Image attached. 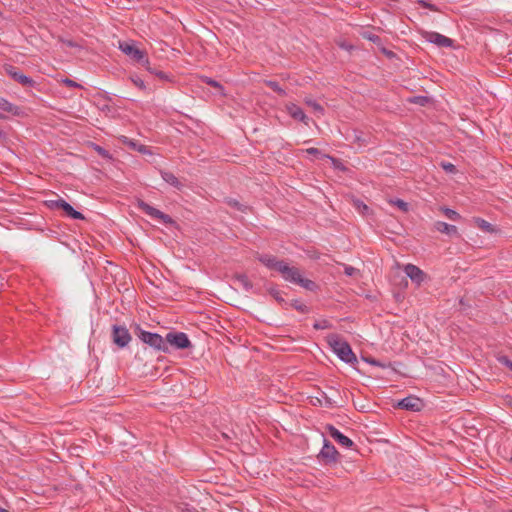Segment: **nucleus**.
I'll return each mask as SVG.
<instances>
[{"instance_id": "nucleus-30", "label": "nucleus", "mask_w": 512, "mask_h": 512, "mask_svg": "<svg viewBox=\"0 0 512 512\" xmlns=\"http://www.w3.org/2000/svg\"><path fill=\"white\" fill-rule=\"evenodd\" d=\"M390 203L397 206L403 212L408 211V208H409L408 203L401 199L390 200Z\"/></svg>"}, {"instance_id": "nucleus-24", "label": "nucleus", "mask_w": 512, "mask_h": 512, "mask_svg": "<svg viewBox=\"0 0 512 512\" xmlns=\"http://www.w3.org/2000/svg\"><path fill=\"white\" fill-rule=\"evenodd\" d=\"M354 142L359 143L360 146L365 145L367 143V139L364 134L360 131L354 130L352 135L350 136Z\"/></svg>"}, {"instance_id": "nucleus-7", "label": "nucleus", "mask_w": 512, "mask_h": 512, "mask_svg": "<svg viewBox=\"0 0 512 512\" xmlns=\"http://www.w3.org/2000/svg\"><path fill=\"white\" fill-rule=\"evenodd\" d=\"M165 342L168 345L177 349H186L191 347V342L188 336L183 332H169L165 337Z\"/></svg>"}, {"instance_id": "nucleus-6", "label": "nucleus", "mask_w": 512, "mask_h": 512, "mask_svg": "<svg viewBox=\"0 0 512 512\" xmlns=\"http://www.w3.org/2000/svg\"><path fill=\"white\" fill-rule=\"evenodd\" d=\"M137 207L145 214L149 215L152 218L159 219L164 224H172L174 222L173 219L169 215L152 207L151 205L144 202L143 200H140V199L137 200Z\"/></svg>"}, {"instance_id": "nucleus-36", "label": "nucleus", "mask_w": 512, "mask_h": 512, "mask_svg": "<svg viewBox=\"0 0 512 512\" xmlns=\"http://www.w3.org/2000/svg\"><path fill=\"white\" fill-rule=\"evenodd\" d=\"M498 361L512 371V361L507 356L498 357Z\"/></svg>"}, {"instance_id": "nucleus-46", "label": "nucleus", "mask_w": 512, "mask_h": 512, "mask_svg": "<svg viewBox=\"0 0 512 512\" xmlns=\"http://www.w3.org/2000/svg\"><path fill=\"white\" fill-rule=\"evenodd\" d=\"M0 512H9V511H8V510H6V509H4V508H2V507L0 506Z\"/></svg>"}, {"instance_id": "nucleus-26", "label": "nucleus", "mask_w": 512, "mask_h": 512, "mask_svg": "<svg viewBox=\"0 0 512 512\" xmlns=\"http://www.w3.org/2000/svg\"><path fill=\"white\" fill-rule=\"evenodd\" d=\"M353 205H354L355 209L362 215L367 214L369 211V207L365 203H363L362 201H360L358 199L353 201Z\"/></svg>"}, {"instance_id": "nucleus-28", "label": "nucleus", "mask_w": 512, "mask_h": 512, "mask_svg": "<svg viewBox=\"0 0 512 512\" xmlns=\"http://www.w3.org/2000/svg\"><path fill=\"white\" fill-rule=\"evenodd\" d=\"M443 212L446 215V217L449 218L450 220L457 221L461 218L460 214L453 209L444 208Z\"/></svg>"}, {"instance_id": "nucleus-47", "label": "nucleus", "mask_w": 512, "mask_h": 512, "mask_svg": "<svg viewBox=\"0 0 512 512\" xmlns=\"http://www.w3.org/2000/svg\"><path fill=\"white\" fill-rule=\"evenodd\" d=\"M4 118H5V116L2 113H0V119H4Z\"/></svg>"}, {"instance_id": "nucleus-23", "label": "nucleus", "mask_w": 512, "mask_h": 512, "mask_svg": "<svg viewBox=\"0 0 512 512\" xmlns=\"http://www.w3.org/2000/svg\"><path fill=\"white\" fill-rule=\"evenodd\" d=\"M475 222H476L477 226L485 232H493L494 231L492 224H490L488 221H486L482 218H476Z\"/></svg>"}, {"instance_id": "nucleus-8", "label": "nucleus", "mask_w": 512, "mask_h": 512, "mask_svg": "<svg viewBox=\"0 0 512 512\" xmlns=\"http://www.w3.org/2000/svg\"><path fill=\"white\" fill-rule=\"evenodd\" d=\"M112 340L119 348H124L131 341V335L125 326L114 325L112 328Z\"/></svg>"}, {"instance_id": "nucleus-3", "label": "nucleus", "mask_w": 512, "mask_h": 512, "mask_svg": "<svg viewBox=\"0 0 512 512\" xmlns=\"http://www.w3.org/2000/svg\"><path fill=\"white\" fill-rule=\"evenodd\" d=\"M119 49L137 64L143 66L145 69H150V62L146 53L137 48L133 42H119Z\"/></svg>"}, {"instance_id": "nucleus-37", "label": "nucleus", "mask_w": 512, "mask_h": 512, "mask_svg": "<svg viewBox=\"0 0 512 512\" xmlns=\"http://www.w3.org/2000/svg\"><path fill=\"white\" fill-rule=\"evenodd\" d=\"M129 144L134 148L136 149L137 151L141 152V153H147L148 152V149L146 146L144 145H137L136 143L130 141Z\"/></svg>"}, {"instance_id": "nucleus-12", "label": "nucleus", "mask_w": 512, "mask_h": 512, "mask_svg": "<svg viewBox=\"0 0 512 512\" xmlns=\"http://www.w3.org/2000/svg\"><path fill=\"white\" fill-rule=\"evenodd\" d=\"M257 259L267 268L274 269L279 273H281L282 265L285 263V261L278 260L275 256L269 254L259 255Z\"/></svg>"}, {"instance_id": "nucleus-43", "label": "nucleus", "mask_w": 512, "mask_h": 512, "mask_svg": "<svg viewBox=\"0 0 512 512\" xmlns=\"http://www.w3.org/2000/svg\"><path fill=\"white\" fill-rule=\"evenodd\" d=\"M155 75L158 76L160 79H167V75L162 71L156 72Z\"/></svg>"}, {"instance_id": "nucleus-11", "label": "nucleus", "mask_w": 512, "mask_h": 512, "mask_svg": "<svg viewBox=\"0 0 512 512\" xmlns=\"http://www.w3.org/2000/svg\"><path fill=\"white\" fill-rule=\"evenodd\" d=\"M398 407L409 411H420L423 407V402L416 396H408L398 402Z\"/></svg>"}, {"instance_id": "nucleus-16", "label": "nucleus", "mask_w": 512, "mask_h": 512, "mask_svg": "<svg viewBox=\"0 0 512 512\" xmlns=\"http://www.w3.org/2000/svg\"><path fill=\"white\" fill-rule=\"evenodd\" d=\"M404 272L412 281L416 282L417 284H420L425 277L424 272L413 264H407L404 267Z\"/></svg>"}, {"instance_id": "nucleus-13", "label": "nucleus", "mask_w": 512, "mask_h": 512, "mask_svg": "<svg viewBox=\"0 0 512 512\" xmlns=\"http://www.w3.org/2000/svg\"><path fill=\"white\" fill-rule=\"evenodd\" d=\"M319 456L326 462H335L337 460L338 452L333 444L324 440V445L320 451Z\"/></svg>"}, {"instance_id": "nucleus-20", "label": "nucleus", "mask_w": 512, "mask_h": 512, "mask_svg": "<svg viewBox=\"0 0 512 512\" xmlns=\"http://www.w3.org/2000/svg\"><path fill=\"white\" fill-rule=\"evenodd\" d=\"M268 293L283 307L288 305V302L282 297V292L276 286L268 287Z\"/></svg>"}, {"instance_id": "nucleus-33", "label": "nucleus", "mask_w": 512, "mask_h": 512, "mask_svg": "<svg viewBox=\"0 0 512 512\" xmlns=\"http://www.w3.org/2000/svg\"><path fill=\"white\" fill-rule=\"evenodd\" d=\"M316 330H324L331 327V324L327 320L316 321L313 325Z\"/></svg>"}, {"instance_id": "nucleus-42", "label": "nucleus", "mask_w": 512, "mask_h": 512, "mask_svg": "<svg viewBox=\"0 0 512 512\" xmlns=\"http://www.w3.org/2000/svg\"><path fill=\"white\" fill-rule=\"evenodd\" d=\"M64 83L70 87H78L79 85L71 79H65Z\"/></svg>"}, {"instance_id": "nucleus-48", "label": "nucleus", "mask_w": 512, "mask_h": 512, "mask_svg": "<svg viewBox=\"0 0 512 512\" xmlns=\"http://www.w3.org/2000/svg\"><path fill=\"white\" fill-rule=\"evenodd\" d=\"M510 406L512 407V399L510 400Z\"/></svg>"}, {"instance_id": "nucleus-15", "label": "nucleus", "mask_w": 512, "mask_h": 512, "mask_svg": "<svg viewBox=\"0 0 512 512\" xmlns=\"http://www.w3.org/2000/svg\"><path fill=\"white\" fill-rule=\"evenodd\" d=\"M6 72L17 82H19L20 84L24 85V86H32L34 81L22 74L21 72H19L15 67L13 66H8L6 68Z\"/></svg>"}, {"instance_id": "nucleus-17", "label": "nucleus", "mask_w": 512, "mask_h": 512, "mask_svg": "<svg viewBox=\"0 0 512 512\" xmlns=\"http://www.w3.org/2000/svg\"><path fill=\"white\" fill-rule=\"evenodd\" d=\"M434 226H435V229L440 233H444V234H447L450 236L458 234L457 227L454 225L447 224L446 222L437 221L434 224Z\"/></svg>"}, {"instance_id": "nucleus-25", "label": "nucleus", "mask_w": 512, "mask_h": 512, "mask_svg": "<svg viewBox=\"0 0 512 512\" xmlns=\"http://www.w3.org/2000/svg\"><path fill=\"white\" fill-rule=\"evenodd\" d=\"M236 281L246 290L249 291L252 288V283L249 281L246 275H239L236 277Z\"/></svg>"}, {"instance_id": "nucleus-10", "label": "nucleus", "mask_w": 512, "mask_h": 512, "mask_svg": "<svg viewBox=\"0 0 512 512\" xmlns=\"http://www.w3.org/2000/svg\"><path fill=\"white\" fill-rule=\"evenodd\" d=\"M326 432L329 434L331 438H333L338 444L343 447L350 448L353 445V441L342 434L336 427L333 425L326 426Z\"/></svg>"}, {"instance_id": "nucleus-40", "label": "nucleus", "mask_w": 512, "mask_h": 512, "mask_svg": "<svg viewBox=\"0 0 512 512\" xmlns=\"http://www.w3.org/2000/svg\"><path fill=\"white\" fill-rule=\"evenodd\" d=\"M327 158L331 159L332 162H333V165L338 168V169H344V167L342 166V164L335 158L333 157H330V156H326Z\"/></svg>"}, {"instance_id": "nucleus-32", "label": "nucleus", "mask_w": 512, "mask_h": 512, "mask_svg": "<svg viewBox=\"0 0 512 512\" xmlns=\"http://www.w3.org/2000/svg\"><path fill=\"white\" fill-rule=\"evenodd\" d=\"M417 3H418L419 5H421L422 7L427 8V9H429V10H431V11H434V12L439 11V9L437 8V6H436V5H434V4H432V3H430V2H429V1H427V0H417Z\"/></svg>"}, {"instance_id": "nucleus-29", "label": "nucleus", "mask_w": 512, "mask_h": 512, "mask_svg": "<svg viewBox=\"0 0 512 512\" xmlns=\"http://www.w3.org/2000/svg\"><path fill=\"white\" fill-rule=\"evenodd\" d=\"M409 101L420 106H425L429 102V99L426 96H414L409 98Z\"/></svg>"}, {"instance_id": "nucleus-44", "label": "nucleus", "mask_w": 512, "mask_h": 512, "mask_svg": "<svg viewBox=\"0 0 512 512\" xmlns=\"http://www.w3.org/2000/svg\"><path fill=\"white\" fill-rule=\"evenodd\" d=\"M207 83H208L209 85H211V86H214V87H219V86H220V85H219V83H218L217 81L212 80V79L208 80V81H207Z\"/></svg>"}, {"instance_id": "nucleus-9", "label": "nucleus", "mask_w": 512, "mask_h": 512, "mask_svg": "<svg viewBox=\"0 0 512 512\" xmlns=\"http://www.w3.org/2000/svg\"><path fill=\"white\" fill-rule=\"evenodd\" d=\"M423 37L427 41H429V42H431V43H433V44H435V45H437L439 47H452L453 46V40L452 39H450V38H448V37H446V36H444V35H442V34H440L438 32L425 31L423 33Z\"/></svg>"}, {"instance_id": "nucleus-45", "label": "nucleus", "mask_w": 512, "mask_h": 512, "mask_svg": "<svg viewBox=\"0 0 512 512\" xmlns=\"http://www.w3.org/2000/svg\"><path fill=\"white\" fill-rule=\"evenodd\" d=\"M148 72H150L151 74H156V72H158L157 70L153 69L150 67V69H146Z\"/></svg>"}, {"instance_id": "nucleus-4", "label": "nucleus", "mask_w": 512, "mask_h": 512, "mask_svg": "<svg viewBox=\"0 0 512 512\" xmlns=\"http://www.w3.org/2000/svg\"><path fill=\"white\" fill-rule=\"evenodd\" d=\"M135 334L141 341H143L145 344L149 345L150 347H152L158 351H163V352L168 351V346L165 342V339L161 335H159L157 333L145 331L140 326L136 327Z\"/></svg>"}, {"instance_id": "nucleus-22", "label": "nucleus", "mask_w": 512, "mask_h": 512, "mask_svg": "<svg viewBox=\"0 0 512 512\" xmlns=\"http://www.w3.org/2000/svg\"><path fill=\"white\" fill-rule=\"evenodd\" d=\"M304 102L319 115L324 114V108L315 100H313L311 98H305Z\"/></svg>"}, {"instance_id": "nucleus-41", "label": "nucleus", "mask_w": 512, "mask_h": 512, "mask_svg": "<svg viewBox=\"0 0 512 512\" xmlns=\"http://www.w3.org/2000/svg\"><path fill=\"white\" fill-rule=\"evenodd\" d=\"M306 152H307L308 154H311V155H314V156H316V155H319V154H320V150H319V149H317V148H308V149H306Z\"/></svg>"}, {"instance_id": "nucleus-2", "label": "nucleus", "mask_w": 512, "mask_h": 512, "mask_svg": "<svg viewBox=\"0 0 512 512\" xmlns=\"http://www.w3.org/2000/svg\"><path fill=\"white\" fill-rule=\"evenodd\" d=\"M280 274L285 281L297 284L306 290L314 291L317 288L314 281L304 278L297 267L289 266L286 262L282 265Z\"/></svg>"}, {"instance_id": "nucleus-5", "label": "nucleus", "mask_w": 512, "mask_h": 512, "mask_svg": "<svg viewBox=\"0 0 512 512\" xmlns=\"http://www.w3.org/2000/svg\"><path fill=\"white\" fill-rule=\"evenodd\" d=\"M47 205L50 209L63 210L66 213V215L71 217L72 219H85L84 215L81 212L76 211L68 202H66L62 198L57 200H50L47 202Z\"/></svg>"}, {"instance_id": "nucleus-18", "label": "nucleus", "mask_w": 512, "mask_h": 512, "mask_svg": "<svg viewBox=\"0 0 512 512\" xmlns=\"http://www.w3.org/2000/svg\"><path fill=\"white\" fill-rule=\"evenodd\" d=\"M0 110L14 116H18L21 113L20 108L18 106L10 103L7 99L3 97H0Z\"/></svg>"}, {"instance_id": "nucleus-38", "label": "nucleus", "mask_w": 512, "mask_h": 512, "mask_svg": "<svg viewBox=\"0 0 512 512\" xmlns=\"http://www.w3.org/2000/svg\"><path fill=\"white\" fill-rule=\"evenodd\" d=\"M227 204L231 207L238 209V210H242V207H243V205L240 204V202L237 201L236 199H228Z\"/></svg>"}, {"instance_id": "nucleus-1", "label": "nucleus", "mask_w": 512, "mask_h": 512, "mask_svg": "<svg viewBox=\"0 0 512 512\" xmlns=\"http://www.w3.org/2000/svg\"><path fill=\"white\" fill-rule=\"evenodd\" d=\"M327 342L332 351L345 363L354 364L357 362L356 355L349 343L343 340L338 334L327 336Z\"/></svg>"}, {"instance_id": "nucleus-39", "label": "nucleus", "mask_w": 512, "mask_h": 512, "mask_svg": "<svg viewBox=\"0 0 512 512\" xmlns=\"http://www.w3.org/2000/svg\"><path fill=\"white\" fill-rule=\"evenodd\" d=\"M364 360L372 365L379 366V367H385L384 364L380 363L379 361H377L373 358H364Z\"/></svg>"}, {"instance_id": "nucleus-31", "label": "nucleus", "mask_w": 512, "mask_h": 512, "mask_svg": "<svg viewBox=\"0 0 512 512\" xmlns=\"http://www.w3.org/2000/svg\"><path fill=\"white\" fill-rule=\"evenodd\" d=\"M130 80L139 89H141V90H145L146 89L145 82L140 77H138L136 75H132V76H130Z\"/></svg>"}, {"instance_id": "nucleus-27", "label": "nucleus", "mask_w": 512, "mask_h": 512, "mask_svg": "<svg viewBox=\"0 0 512 512\" xmlns=\"http://www.w3.org/2000/svg\"><path fill=\"white\" fill-rule=\"evenodd\" d=\"M290 305L301 313H308L309 311V308L305 304L301 303L299 300L291 301Z\"/></svg>"}, {"instance_id": "nucleus-21", "label": "nucleus", "mask_w": 512, "mask_h": 512, "mask_svg": "<svg viewBox=\"0 0 512 512\" xmlns=\"http://www.w3.org/2000/svg\"><path fill=\"white\" fill-rule=\"evenodd\" d=\"M265 84L280 96H286V91L276 81L266 80Z\"/></svg>"}, {"instance_id": "nucleus-19", "label": "nucleus", "mask_w": 512, "mask_h": 512, "mask_svg": "<svg viewBox=\"0 0 512 512\" xmlns=\"http://www.w3.org/2000/svg\"><path fill=\"white\" fill-rule=\"evenodd\" d=\"M160 174H161L162 179L166 183L177 188L178 190L182 189L183 184L179 181V179L173 173L161 170Z\"/></svg>"}, {"instance_id": "nucleus-34", "label": "nucleus", "mask_w": 512, "mask_h": 512, "mask_svg": "<svg viewBox=\"0 0 512 512\" xmlns=\"http://www.w3.org/2000/svg\"><path fill=\"white\" fill-rule=\"evenodd\" d=\"M344 266V273L347 275V276H354L355 274H358L359 273V270L352 267V266H349V265H343Z\"/></svg>"}, {"instance_id": "nucleus-49", "label": "nucleus", "mask_w": 512, "mask_h": 512, "mask_svg": "<svg viewBox=\"0 0 512 512\" xmlns=\"http://www.w3.org/2000/svg\"><path fill=\"white\" fill-rule=\"evenodd\" d=\"M511 460H512V458H511Z\"/></svg>"}, {"instance_id": "nucleus-14", "label": "nucleus", "mask_w": 512, "mask_h": 512, "mask_svg": "<svg viewBox=\"0 0 512 512\" xmlns=\"http://www.w3.org/2000/svg\"><path fill=\"white\" fill-rule=\"evenodd\" d=\"M286 110L293 119L308 125L309 118L299 106L294 103H289L286 105Z\"/></svg>"}, {"instance_id": "nucleus-35", "label": "nucleus", "mask_w": 512, "mask_h": 512, "mask_svg": "<svg viewBox=\"0 0 512 512\" xmlns=\"http://www.w3.org/2000/svg\"><path fill=\"white\" fill-rule=\"evenodd\" d=\"M441 166L446 172L454 173L456 171L455 165L450 162H442Z\"/></svg>"}]
</instances>
